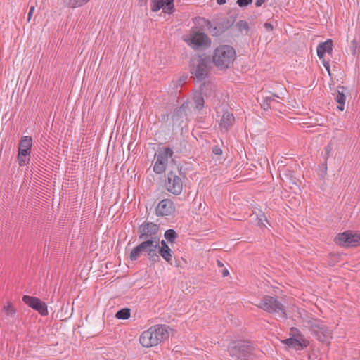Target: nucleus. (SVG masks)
<instances>
[{"mask_svg": "<svg viewBox=\"0 0 360 360\" xmlns=\"http://www.w3.org/2000/svg\"><path fill=\"white\" fill-rule=\"evenodd\" d=\"M169 327L167 325H155L143 331L139 338L141 345L146 348L158 345L168 338Z\"/></svg>", "mask_w": 360, "mask_h": 360, "instance_id": "1", "label": "nucleus"}, {"mask_svg": "<svg viewBox=\"0 0 360 360\" xmlns=\"http://www.w3.org/2000/svg\"><path fill=\"white\" fill-rule=\"evenodd\" d=\"M236 58L235 49L229 45H221L214 52L212 60L216 67L219 70L229 68L233 63Z\"/></svg>", "mask_w": 360, "mask_h": 360, "instance_id": "2", "label": "nucleus"}, {"mask_svg": "<svg viewBox=\"0 0 360 360\" xmlns=\"http://www.w3.org/2000/svg\"><path fill=\"white\" fill-rule=\"evenodd\" d=\"M255 305L264 311L277 315L279 318H286L285 308L276 297L265 295Z\"/></svg>", "mask_w": 360, "mask_h": 360, "instance_id": "3", "label": "nucleus"}, {"mask_svg": "<svg viewBox=\"0 0 360 360\" xmlns=\"http://www.w3.org/2000/svg\"><path fill=\"white\" fill-rule=\"evenodd\" d=\"M254 347L250 342L237 341L228 347L229 355L236 359L246 360L252 354Z\"/></svg>", "mask_w": 360, "mask_h": 360, "instance_id": "4", "label": "nucleus"}, {"mask_svg": "<svg viewBox=\"0 0 360 360\" xmlns=\"http://www.w3.org/2000/svg\"><path fill=\"white\" fill-rule=\"evenodd\" d=\"M311 333L321 342H329L332 331L321 320L313 319L308 322Z\"/></svg>", "mask_w": 360, "mask_h": 360, "instance_id": "5", "label": "nucleus"}, {"mask_svg": "<svg viewBox=\"0 0 360 360\" xmlns=\"http://www.w3.org/2000/svg\"><path fill=\"white\" fill-rule=\"evenodd\" d=\"M189 39L184 41L195 49L207 48L210 46L211 40L208 36L198 30V27H193L190 30Z\"/></svg>", "mask_w": 360, "mask_h": 360, "instance_id": "6", "label": "nucleus"}, {"mask_svg": "<svg viewBox=\"0 0 360 360\" xmlns=\"http://www.w3.org/2000/svg\"><path fill=\"white\" fill-rule=\"evenodd\" d=\"M193 65L191 68V73L195 76L199 81L205 79L209 72L208 65L210 63L209 57L198 56L197 58L192 60Z\"/></svg>", "mask_w": 360, "mask_h": 360, "instance_id": "7", "label": "nucleus"}, {"mask_svg": "<svg viewBox=\"0 0 360 360\" xmlns=\"http://www.w3.org/2000/svg\"><path fill=\"white\" fill-rule=\"evenodd\" d=\"M159 225L149 221H145L138 228L139 240H155L160 241L158 236Z\"/></svg>", "mask_w": 360, "mask_h": 360, "instance_id": "8", "label": "nucleus"}, {"mask_svg": "<svg viewBox=\"0 0 360 360\" xmlns=\"http://www.w3.org/2000/svg\"><path fill=\"white\" fill-rule=\"evenodd\" d=\"M335 241L342 247H356L360 245V232L346 231L339 233L335 237Z\"/></svg>", "mask_w": 360, "mask_h": 360, "instance_id": "9", "label": "nucleus"}, {"mask_svg": "<svg viewBox=\"0 0 360 360\" xmlns=\"http://www.w3.org/2000/svg\"><path fill=\"white\" fill-rule=\"evenodd\" d=\"M160 241L155 240H142L140 245L142 246V250L147 256L148 259L153 263L160 261L158 249L159 248Z\"/></svg>", "mask_w": 360, "mask_h": 360, "instance_id": "10", "label": "nucleus"}, {"mask_svg": "<svg viewBox=\"0 0 360 360\" xmlns=\"http://www.w3.org/2000/svg\"><path fill=\"white\" fill-rule=\"evenodd\" d=\"M173 150L169 147L165 148L163 150L158 151L157 154V160L153 166V171L158 174H160L165 171L166 166L168 163L169 158L173 155Z\"/></svg>", "mask_w": 360, "mask_h": 360, "instance_id": "11", "label": "nucleus"}, {"mask_svg": "<svg viewBox=\"0 0 360 360\" xmlns=\"http://www.w3.org/2000/svg\"><path fill=\"white\" fill-rule=\"evenodd\" d=\"M166 187L167 191L174 195L181 194L183 189L181 177L173 171L169 172L167 174Z\"/></svg>", "mask_w": 360, "mask_h": 360, "instance_id": "12", "label": "nucleus"}, {"mask_svg": "<svg viewBox=\"0 0 360 360\" xmlns=\"http://www.w3.org/2000/svg\"><path fill=\"white\" fill-rule=\"evenodd\" d=\"M22 301L30 307L37 311L41 316H46L48 314L47 305L40 299L30 295H24Z\"/></svg>", "mask_w": 360, "mask_h": 360, "instance_id": "13", "label": "nucleus"}, {"mask_svg": "<svg viewBox=\"0 0 360 360\" xmlns=\"http://www.w3.org/2000/svg\"><path fill=\"white\" fill-rule=\"evenodd\" d=\"M163 8L164 12L172 14L174 12V0H151L150 9L153 12Z\"/></svg>", "mask_w": 360, "mask_h": 360, "instance_id": "14", "label": "nucleus"}, {"mask_svg": "<svg viewBox=\"0 0 360 360\" xmlns=\"http://www.w3.org/2000/svg\"><path fill=\"white\" fill-rule=\"evenodd\" d=\"M175 210L173 202L169 199H163L159 202L155 212L158 216H169Z\"/></svg>", "mask_w": 360, "mask_h": 360, "instance_id": "15", "label": "nucleus"}, {"mask_svg": "<svg viewBox=\"0 0 360 360\" xmlns=\"http://www.w3.org/2000/svg\"><path fill=\"white\" fill-rule=\"evenodd\" d=\"M283 343L297 350H302L309 345V342L307 340H303V342H302L301 340L295 339V338H287L283 341Z\"/></svg>", "mask_w": 360, "mask_h": 360, "instance_id": "16", "label": "nucleus"}, {"mask_svg": "<svg viewBox=\"0 0 360 360\" xmlns=\"http://www.w3.org/2000/svg\"><path fill=\"white\" fill-rule=\"evenodd\" d=\"M333 46V40L330 39H328L326 41L320 43L316 48L318 57L320 59H323L326 53H331Z\"/></svg>", "mask_w": 360, "mask_h": 360, "instance_id": "17", "label": "nucleus"}, {"mask_svg": "<svg viewBox=\"0 0 360 360\" xmlns=\"http://www.w3.org/2000/svg\"><path fill=\"white\" fill-rule=\"evenodd\" d=\"M159 256H161L166 262L171 263L172 259V251L165 240L160 241L158 249Z\"/></svg>", "mask_w": 360, "mask_h": 360, "instance_id": "18", "label": "nucleus"}, {"mask_svg": "<svg viewBox=\"0 0 360 360\" xmlns=\"http://www.w3.org/2000/svg\"><path fill=\"white\" fill-rule=\"evenodd\" d=\"M238 15H232L229 17L223 18L221 20H219L217 23L218 24V28L220 30V32H222L223 33L229 30L232 25H234L235 22L236 21Z\"/></svg>", "mask_w": 360, "mask_h": 360, "instance_id": "19", "label": "nucleus"}, {"mask_svg": "<svg viewBox=\"0 0 360 360\" xmlns=\"http://www.w3.org/2000/svg\"><path fill=\"white\" fill-rule=\"evenodd\" d=\"M234 120L235 119L233 114L229 112H225L222 115L220 125L222 128L228 130L233 124Z\"/></svg>", "mask_w": 360, "mask_h": 360, "instance_id": "20", "label": "nucleus"}, {"mask_svg": "<svg viewBox=\"0 0 360 360\" xmlns=\"http://www.w3.org/2000/svg\"><path fill=\"white\" fill-rule=\"evenodd\" d=\"M188 102H184L180 108H176L173 112L172 120L178 122L183 115H186V110L188 108Z\"/></svg>", "mask_w": 360, "mask_h": 360, "instance_id": "21", "label": "nucleus"}, {"mask_svg": "<svg viewBox=\"0 0 360 360\" xmlns=\"http://www.w3.org/2000/svg\"><path fill=\"white\" fill-rule=\"evenodd\" d=\"M334 99L338 103V109L343 111L345 109V104L346 101V96L343 94V91H337L334 94Z\"/></svg>", "mask_w": 360, "mask_h": 360, "instance_id": "22", "label": "nucleus"}, {"mask_svg": "<svg viewBox=\"0 0 360 360\" xmlns=\"http://www.w3.org/2000/svg\"><path fill=\"white\" fill-rule=\"evenodd\" d=\"M89 0H62L63 4L65 6L75 8L80 7L87 3Z\"/></svg>", "mask_w": 360, "mask_h": 360, "instance_id": "23", "label": "nucleus"}, {"mask_svg": "<svg viewBox=\"0 0 360 360\" xmlns=\"http://www.w3.org/2000/svg\"><path fill=\"white\" fill-rule=\"evenodd\" d=\"M188 79V76L186 75H184L179 77H178L176 80H173L172 82V84L170 86L173 89L182 88L184 84L186 83V80Z\"/></svg>", "mask_w": 360, "mask_h": 360, "instance_id": "24", "label": "nucleus"}, {"mask_svg": "<svg viewBox=\"0 0 360 360\" xmlns=\"http://www.w3.org/2000/svg\"><path fill=\"white\" fill-rule=\"evenodd\" d=\"M202 19L205 22V25L212 36H219L223 33L222 32H220L221 30L218 28L217 23H216L215 26H213V25L209 20H205V18Z\"/></svg>", "mask_w": 360, "mask_h": 360, "instance_id": "25", "label": "nucleus"}, {"mask_svg": "<svg viewBox=\"0 0 360 360\" xmlns=\"http://www.w3.org/2000/svg\"><path fill=\"white\" fill-rule=\"evenodd\" d=\"M142 246L138 245L134 247L131 251L129 258L131 261H136L143 254H144L143 250H142Z\"/></svg>", "mask_w": 360, "mask_h": 360, "instance_id": "26", "label": "nucleus"}, {"mask_svg": "<svg viewBox=\"0 0 360 360\" xmlns=\"http://www.w3.org/2000/svg\"><path fill=\"white\" fill-rule=\"evenodd\" d=\"M19 148L31 150L32 138L27 136L22 137L19 143Z\"/></svg>", "mask_w": 360, "mask_h": 360, "instance_id": "27", "label": "nucleus"}, {"mask_svg": "<svg viewBox=\"0 0 360 360\" xmlns=\"http://www.w3.org/2000/svg\"><path fill=\"white\" fill-rule=\"evenodd\" d=\"M236 27L238 30L243 34H248L249 30V25L245 20H239L236 24Z\"/></svg>", "mask_w": 360, "mask_h": 360, "instance_id": "28", "label": "nucleus"}, {"mask_svg": "<svg viewBox=\"0 0 360 360\" xmlns=\"http://www.w3.org/2000/svg\"><path fill=\"white\" fill-rule=\"evenodd\" d=\"M197 94H195L193 97V101H194V103H195V108L198 110H200L203 108L204 107V98L202 96L201 94H200L199 91H197Z\"/></svg>", "mask_w": 360, "mask_h": 360, "instance_id": "29", "label": "nucleus"}, {"mask_svg": "<svg viewBox=\"0 0 360 360\" xmlns=\"http://www.w3.org/2000/svg\"><path fill=\"white\" fill-rule=\"evenodd\" d=\"M131 310L129 308H123L119 310L116 314L115 317L118 319H128L130 317Z\"/></svg>", "mask_w": 360, "mask_h": 360, "instance_id": "30", "label": "nucleus"}, {"mask_svg": "<svg viewBox=\"0 0 360 360\" xmlns=\"http://www.w3.org/2000/svg\"><path fill=\"white\" fill-rule=\"evenodd\" d=\"M275 98H279V96L274 94L272 96H266L264 98L262 103H261L262 108L265 110H268L270 108L271 103L276 101Z\"/></svg>", "mask_w": 360, "mask_h": 360, "instance_id": "31", "label": "nucleus"}, {"mask_svg": "<svg viewBox=\"0 0 360 360\" xmlns=\"http://www.w3.org/2000/svg\"><path fill=\"white\" fill-rule=\"evenodd\" d=\"M3 312L8 317H13L15 315L16 311L11 305V304L8 302L7 304L4 306Z\"/></svg>", "mask_w": 360, "mask_h": 360, "instance_id": "32", "label": "nucleus"}, {"mask_svg": "<svg viewBox=\"0 0 360 360\" xmlns=\"http://www.w3.org/2000/svg\"><path fill=\"white\" fill-rule=\"evenodd\" d=\"M164 236L168 242L173 243L177 237V233L174 229H168L165 232Z\"/></svg>", "mask_w": 360, "mask_h": 360, "instance_id": "33", "label": "nucleus"}, {"mask_svg": "<svg viewBox=\"0 0 360 360\" xmlns=\"http://www.w3.org/2000/svg\"><path fill=\"white\" fill-rule=\"evenodd\" d=\"M290 338H295V339L301 340L303 342V340H306L302 333L299 329L295 327H292L290 330Z\"/></svg>", "mask_w": 360, "mask_h": 360, "instance_id": "34", "label": "nucleus"}, {"mask_svg": "<svg viewBox=\"0 0 360 360\" xmlns=\"http://www.w3.org/2000/svg\"><path fill=\"white\" fill-rule=\"evenodd\" d=\"M349 51L351 54L354 56H356L359 52V42L356 39H353L351 41L349 46Z\"/></svg>", "mask_w": 360, "mask_h": 360, "instance_id": "35", "label": "nucleus"}, {"mask_svg": "<svg viewBox=\"0 0 360 360\" xmlns=\"http://www.w3.org/2000/svg\"><path fill=\"white\" fill-rule=\"evenodd\" d=\"M29 160V158L27 156H22L18 154V161L20 166L25 165Z\"/></svg>", "mask_w": 360, "mask_h": 360, "instance_id": "36", "label": "nucleus"}, {"mask_svg": "<svg viewBox=\"0 0 360 360\" xmlns=\"http://www.w3.org/2000/svg\"><path fill=\"white\" fill-rule=\"evenodd\" d=\"M252 1L253 0H237L236 4L238 5L239 7L243 8L251 4Z\"/></svg>", "mask_w": 360, "mask_h": 360, "instance_id": "37", "label": "nucleus"}, {"mask_svg": "<svg viewBox=\"0 0 360 360\" xmlns=\"http://www.w3.org/2000/svg\"><path fill=\"white\" fill-rule=\"evenodd\" d=\"M333 148L330 144L327 145L324 148V155L323 158L325 159V161L330 156V153L332 151Z\"/></svg>", "mask_w": 360, "mask_h": 360, "instance_id": "38", "label": "nucleus"}, {"mask_svg": "<svg viewBox=\"0 0 360 360\" xmlns=\"http://www.w3.org/2000/svg\"><path fill=\"white\" fill-rule=\"evenodd\" d=\"M31 150L22 149V148H18V155H22V156H28L30 153Z\"/></svg>", "mask_w": 360, "mask_h": 360, "instance_id": "39", "label": "nucleus"}, {"mask_svg": "<svg viewBox=\"0 0 360 360\" xmlns=\"http://www.w3.org/2000/svg\"><path fill=\"white\" fill-rule=\"evenodd\" d=\"M264 27L267 32H271L274 30V25L271 22H266L264 24Z\"/></svg>", "mask_w": 360, "mask_h": 360, "instance_id": "40", "label": "nucleus"}, {"mask_svg": "<svg viewBox=\"0 0 360 360\" xmlns=\"http://www.w3.org/2000/svg\"><path fill=\"white\" fill-rule=\"evenodd\" d=\"M212 153L215 155H221L222 154V150L217 146H215L212 148Z\"/></svg>", "mask_w": 360, "mask_h": 360, "instance_id": "41", "label": "nucleus"}, {"mask_svg": "<svg viewBox=\"0 0 360 360\" xmlns=\"http://www.w3.org/2000/svg\"><path fill=\"white\" fill-rule=\"evenodd\" d=\"M34 6H31L30 8V11L28 12V15H27V21L29 22L33 15V13H34Z\"/></svg>", "mask_w": 360, "mask_h": 360, "instance_id": "42", "label": "nucleus"}, {"mask_svg": "<svg viewBox=\"0 0 360 360\" xmlns=\"http://www.w3.org/2000/svg\"><path fill=\"white\" fill-rule=\"evenodd\" d=\"M323 65L325 67V68L329 72L330 71V64H329V62L328 61H326L323 58Z\"/></svg>", "mask_w": 360, "mask_h": 360, "instance_id": "43", "label": "nucleus"}, {"mask_svg": "<svg viewBox=\"0 0 360 360\" xmlns=\"http://www.w3.org/2000/svg\"><path fill=\"white\" fill-rule=\"evenodd\" d=\"M266 0H257L255 2V6L257 7H259L264 4Z\"/></svg>", "mask_w": 360, "mask_h": 360, "instance_id": "44", "label": "nucleus"}, {"mask_svg": "<svg viewBox=\"0 0 360 360\" xmlns=\"http://www.w3.org/2000/svg\"><path fill=\"white\" fill-rule=\"evenodd\" d=\"M229 273L228 269H223V270H222V276H223L224 277L227 276L229 275Z\"/></svg>", "mask_w": 360, "mask_h": 360, "instance_id": "45", "label": "nucleus"}, {"mask_svg": "<svg viewBox=\"0 0 360 360\" xmlns=\"http://www.w3.org/2000/svg\"><path fill=\"white\" fill-rule=\"evenodd\" d=\"M226 0H217V3L219 4V5H223L224 4H226Z\"/></svg>", "mask_w": 360, "mask_h": 360, "instance_id": "46", "label": "nucleus"}, {"mask_svg": "<svg viewBox=\"0 0 360 360\" xmlns=\"http://www.w3.org/2000/svg\"><path fill=\"white\" fill-rule=\"evenodd\" d=\"M204 88H206V84H205V82H204V83H202V84L200 85V89H199V90L202 91V90L204 89ZM207 88H208V87H207Z\"/></svg>", "mask_w": 360, "mask_h": 360, "instance_id": "47", "label": "nucleus"}, {"mask_svg": "<svg viewBox=\"0 0 360 360\" xmlns=\"http://www.w3.org/2000/svg\"><path fill=\"white\" fill-rule=\"evenodd\" d=\"M217 264H218V266H220V267L224 266L223 263H222L221 261H219V260H217Z\"/></svg>", "mask_w": 360, "mask_h": 360, "instance_id": "48", "label": "nucleus"}, {"mask_svg": "<svg viewBox=\"0 0 360 360\" xmlns=\"http://www.w3.org/2000/svg\"><path fill=\"white\" fill-rule=\"evenodd\" d=\"M181 170V169L179 170V175L183 176V177H185V176L182 174Z\"/></svg>", "mask_w": 360, "mask_h": 360, "instance_id": "49", "label": "nucleus"}, {"mask_svg": "<svg viewBox=\"0 0 360 360\" xmlns=\"http://www.w3.org/2000/svg\"><path fill=\"white\" fill-rule=\"evenodd\" d=\"M147 0H139L140 2H144L146 3Z\"/></svg>", "mask_w": 360, "mask_h": 360, "instance_id": "50", "label": "nucleus"}]
</instances>
